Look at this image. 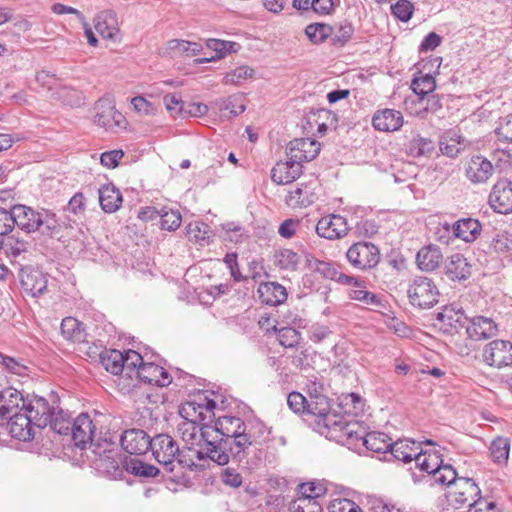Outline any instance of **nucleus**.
<instances>
[{
	"label": "nucleus",
	"instance_id": "10",
	"mask_svg": "<svg viewBox=\"0 0 512 512\" xmlns=\"http://www.w3.org/2000/svg\"><path fill=\"white\" fill-rule=\"evenodd\" d=\"M94 122L106 130L122 128L126 124L125 117L115 109L109 99H100L95 104Z\"/></svg>",
	"mask_w": 512,
	"mask_h": 512
},
{
	"label": "nucleus",
	"instance_id": "30",
	"mask_svg": "<svg viewBox=\"0 0 512 512\" xmlns=\"http://www.w3.org/2000/svg\"><path fill=\"white\" fill-rule=\"evenodd\" d=\"M184 450L188 452V456L192 457L194 460H206L210 459L211 461L217 463L218 465H226L229 462V454L225 453V451H219L217 446L213 448L212 446L207 447L206 445H185Z\"/></svg>",
	"mask_w": 512,
	"mask_h": 512
},
{
	"label": "nucleus",
	"instance_id": "55",
	"mask_svg": "<svg viewBox=\"0 0 512 512\" xmlns=\"http://www.w3.org/2000/svg\"><path fill=\"white\" fill-rule=\"evenodd\" d=\"M161 228L167 231H175L180 227L182 217L178 210H172L167 207H162L160 216Z\"/></svg>",
	"mask_w": 512,
	"mask_h": 512
},
{
	"label": "nucleus",
	"instance_id": "16",
	"mask_svg": "<svg viewBox=\"0 0 512 512\" xmlns=\"http://www.w3.org/2000/svg\"><path fill=\"white\" fill-rule=\"evenodd\" d=\"M319 152L320 143L310 138L294 139L287 146L288 158L299 164L313 160Z\"/></svg>",
	"mask_w": 512,
	"mask_h": 512
},
{
	"label": "nucleus",
	"instance_id": "27",
	"mask_svg": "<svg viewBox=\"0 0 512 512\" xmlns=\"http://www.w3.org/2000/svg\"><path fill=\"white\" fill-rule=\"evenodd\" d=\"M444 273L451 281L466 280L471 276V265L462 254L455 253L445 261Z\"/></svg>",
	"mask_w": 512,
	"mask_h": 512
},
{
	"label": "nucleus",
	"instance_id": "22",
	"mask_svg": "<svg viewBox=\"0 0 512 512\" xmlns=\"http://www.w3.org/2000/svg\"><path fill=\"white\" fill-rule=\"evenodd\" d=\"M443 229L447 233L452 229L455 237L470 243L479 237L482 225L477 219L463 218L456 221L451 228L448 223H445Z\"/></svg>",
	"mask_w": 512,
	"mask_h": 512
},
{
	"label": "nucleus",
	"instance_id": "61",
	"mask_svg": "<svg viewBox=\"0 0 512 512\" xmlns=\"http://www.w3.org/2000/svg\"><path fill=\"white\" fill-rule=\"evenodd\" d=\"M187 234L195 240V242L203 241L210 237L211 229L204 222H193L186 226Z\"/></svg>",
	"mask_w": 512,
	"mask_h": 512
},
{
	"label": "nucleus",
	"instance_id": "42",
	"mask_svg": "<svg viewBox=\"0 0 512 512\" xmlns=\"http://www.w3.org/2000/svg\"><path fill=\"white\" fill-rule=\"evenodd\" d=\"M201 49V45L196 42H190L180 39H172L167 42V50L172 55V57L196 56L201 51Z\"/></svg>",
	"mask_w": 512,
	"mask_h": 512
},
{
	"label": "nucleus",
	"instance_id": "25",
	"mask_svg": "<svg viewBox=\"0 0 512 512\" xmlns=\"http://www.w3.org/2000/svg\"><path fill=\"white\" fill-rule=\"evenodd\" d=\"M372 125L376 130L382 132L397 131L403 125V115L395 109L378 110L372 117Z\"/></svg>",
	"mask_w": 512,
	"mask_h": 512
},
{
	"label": "nucleus",
	"instance_id": "54",
	"mask_svg": "<svg viewBox=\"0 0 512 512\" xmlns=\"http://www.w3.org/2000/svg\"><path fill=\"white\" fill-rule=\"evenodd\" d=\"M278 341L285 348H297L302 340L301 333L293 327L278 330Z\"/></svg>",
	"mask_w": 512,
	"mask_h": 512
},
{
	"label": "nucleus",
	"instance_id": "50",
	"mask_svg": "<svg viewBox=\"0 0 512 512\" xmlns=\"http://www.w3.org/2000/svg\"><path fill=\"white\" fill-rule=\"evenodd\" d=\"M299 256L290 249H283L275 254V264L280 269L294 271L297 269Z\"/></svg>",
	"mask_w": 512,
	"mask_h": 512
},
{
	"label": "nucleus",
	"instance_id": "39",
	"mask_svg": "<svg viewBox=\"0 0 512 512\" xmlns=\"http://www.w3.org/2000/svg\"><path fill=\"white\" fill-rule=\"evenodd\" d=\"M99 356L101 364L108 372L114 375L124 372V355L121 351L104 349Z\"/></svg>",
	"mask_w": 512,
	"mask_h": 512
},
{
	"label": "nucleus",
	"instance_id": "26",
	"mask_svg": "<svg viewBox=\"0 0 512 512\" xmlns=\"http://www.w3.org/2000/svg\"><path fill=\"white\" fill-rule=\"evenodd\" d=\"M137 378L151 385L165 387L172 382L171 375L161 366L154 363H145L137 369Z\"/></svg>",
	"mask_w": 512,
	"mask_h": 512
},
{
	"label": "nucleus",
	"instance_id": "51",
	"mask_svg": "<svg viewBox=\"0 0 512 512\" xmlns=\"http://www.w3.org/2000/svg\"><path fill=\"white\" fill-rule=\"evenodd\" d=\"M458 479L457 473L452 465L444 463H442L439 469L431 476V480H433L434 483L441 485H455Z\"/></svg>",
	"mask_w": 512,
	"mask_h": 512
},
{
	"label": "nucleus",
	"instance_id": "21",
	"mask_svg": "<svg viewBox=\"0 0 512 512\" xmlns=\"http://www.w3.org/2000/svg\"><path fill=\"white\" fill-rule=\"evenodd\" d=\"M348 419L344 416H340L336 413H332L330 410L317 419L316 425L318 431L325 435L326 438L334 440L336 442H343V427L346 426Z\"/></svg>",
	"mask_w": 512,
	"mask_h": 512
},
{
	"label": "nucleus",
	"instance_id": "48",
	"mask_svg": "<svg viewBox=\"0 0 512 512\" xmlns=\"http://www.w3.org/2000/svg\"><path fill=\"white\" fill-rule=\"evenodd\" d=\"M343 442L347 444H356L361 441L364 445V440L368 432H365L364 428L357 421L348 420L346 426L343 427Z\"/></svg>",
	"mask_w": 512,
	"mask_h": 512
},
{
	"label": "nucleus",
	"instance_id": "53",
	"mask_svg": "<svg viewBox=\"0 0 512 512\" xmlns=\"http://www.w3.org/2000/svg\"><path fill=\"white\" fill-rule=\"evenodd\" d=\"M413 92L421 97L432 93L436 88V81L430 74L414 78L411 83Z\"/></svg>",
	"mask_w": 512,
	"mask_h": 512
},
{
	"label": "nucleus",
	"instance_id": "58",
	"mask_svg": "<svg viewBox=\"0 0 512 512\" xmlns=\"http://www.w3.org/2000/svg\"><path fill=\"white\" fill-rule=\"evenodd\" d=\"M13 206L10 210L0 208V245H4V237L11 233L15 227Z\"/></svg>",
	"mask_w": 512,
	"mask_h": 512
},
{
	"label": "nucleus",
	"instance_id": "20",
	"mask_svg": "<svg viewBox=\"0 0 512 512\" xmlns=\"http://www.w3.org/2000/svg\"><path fill=\"white\" fill-rule=\"evenodd\" d=\"M436 320L440 323V329L448 334L458 333L466 327L468 321L463 310L456 309L453 305L444 306L436 314Z\"/></svg>",
	"mask_w": 512,
	"mask_h": 512
},
{
	"label": "nucleus",
	"instance_id": "1",
	"mask_svg": "<svg viewBox=\"0 0 512 512\" xmlns=\"http://www.w3.org/2000/svg\"><path fill=\"white\" fill-rule=\"evenodd\" d=\"M215 434L213 444L219 451H225L233 459L242 461L246 457V450L257 442L256 437L247 431L244 421L235 416H221L212 426Z\"/></svg>",
	"mask_w": 512,
	"mask_h": 512
},
{
	"label": "nucleus",
	"instance_id": "47",
	"mask_svg": "<svg viewBox=\"0 0 512 512\" xmlns=\"http://www.w3.org/2000/svg\"><path fill=\"white\" fill-rule=\"evenodd\" d=\"M305 34L312 43L320 44L333 34V27L325 23H311L305 28Z\"/></svg>",
	"mask_w": 512,
	"mask_h": 512
},
{
	"label": "nucleus",
	"instance_id": "24",
	"mask_svg": "<svg viewBox=\"0 0 512 512\" xmlns=\"http://www.w3.org/2000/svg\"><path fill=\"white\" fill-rule=\"evenodd\" d=\"M468 337L472 340H483L494 337L498 333L496 323L484 316H477L469 320L465 327Z\"/></svg>",
	"mask_w": 512,
	"mask_h": 512
},
{
	"label": "nucleus",
	"instance_id": "59",
	"mask_svg": "<svg viewBox=\"0 0 512 512\" xmlns=\"http://www.w3.org/2000/svg\"><path fill=\"white\" fill-rule=\"evenodd\" d=\"M254 70L249 66H240L227 73L223 79L225 84L239 85L243 81L252 78Z\"/></svg>",
	"mask_w": 512,
	"mask_h": 512
},
{
	"label": "nucleus",
	"instance_id": "13",
	"mask_svg": "<svg viewBox=\"0 0 512 512\" xmlns=\"http://www.w3.org/2000/svg\"><path fill=\"white\" fill-rule=\"evenodd\" d=\"M481 493L478 485L470 478H459L453 490L448 494V500L455 508L469 507L474 498Z\"/></svg>",
	"mask_w": 512,
	"mask_h": 512
},
{
	"label": "nucleus",
	"instance_id": "15",
	"mask_svg": "<svg viewBox=\"0 0 512 512\" xmlns=\"http://www.w3.org/2000/svg\"><path fill=\"white\" fill-rule=\"evenodd\" d=\"M488 203L500 214L512 212V182L507 179L498 180L489 194Z\"/></svg>",
	"mask_w": 512,
	"mask_h": 512
},
{
	"label": "nucleus",
	"instance_id": "40",
	"mask_svg": "<svg viewBox=\"0 0 512 512\" xmlns=\"http://www.w3.org/2000/svg\"><path fill=\"white\" fill-rule=\"evenodd\" d=\"M419 451L420 454L416 457L415 464L421 471L427 472L431 477L443 463L442 455L437 451H423L422 447Z\"/></svg>",
	"mask_w": 512,
	"mask_h": 512
},
{
	"label": "nucleus",
	"instance_id": "17",
	"mask_svg": "<svg viewBox=\"0 0 512 512\" xmlns=\"http://www.w3.org/2000/svg\"><path fill=\"white\" fill-rule=\"evenodd\" d=\"M153 438L142 429H129L123 432L120 442L129 454L142 455L151 449Z\"/></svg>",
	"mask_w": 512,
	"mask_h": 512
},
{
	"label": "nucleus",
	"instance_id": "41",
	"mask_svg": "<svg viewBox=\"0 0 512 512\" xmlns=\"http://www.w3.org/2000/svg\"><path fill=\"white\" fill-rule=\"evenodd\" d=\"M393 441L385 433L379 431L368 432L364 440V446L376 453L390 452Z\"/></svg>",
	"mask_w": 512,
	"mask_h": 512
},
{
	"label": "nucleus",
	"instance_id": "6",
	"mask_svg": "<svg viewBox=\"0 0 512 512\" xmlns=\"http://www.w3.org/2000/svg\"><path fill=\"white\" fill-rule=\"evenodd\" d=\"M156 461L163 465L167 472H173L176 454L179 452L177 442L167 434H159L153 438L151 449Z\"/></svg>",
	"mask_w": 512,
	"mask_h": 512
},
{
	"label": "nucleus",
	"instance_id": "63",
	"mask_svg": "<svg viewBox=\"0 0 512 512\" xmlns=\"http://www.w3.org/2000/svg\"><path fill=\"white\" fill-rule=\"evenodd\" d=\"M495 133L499 141L512 143V114L500 119Z\"/></svg>",
	"mask_w": 512,
	"mask_h": 512
},
{
	"label": "nucleus",
	"instance_id": "4",
	"mask_svg": "<svg viewBox=\"0 0 512 512\" xmlns=\"http://www.w3.org/2000/svg\"><path fill=\"white\" fill-rule=\"evenodd\" d=\"M346 258L353 268L365 271L377 266L380 260V251L371 242L359 241L349 247Z\"/></svg>",
	"mask_w": 512,
	"mask_h": 512
},
{
	"label": "nucleus",
	"instance_id": "43",
	"mask_svg": "<svg viewBox=\"0 0 512 512\" xmlns=\"http://www.w3.org/2000/svg\"><path fill=\"white\" fill-rule=\"evenodd\" d=\"M72 423L67 411L60 407H54L51 413V421L48 423L54 432L60 435H70Z\"/></svg>",
	"mask_w": 512,
	"mask_h": 512
},
{
	"label": "nucleus",
	"instance_id": "29",
	"mask_svg": "<svg viewBox=\"0 0 512 512\" xmlns=\"http://www.w3.org/2000/svg\"><path fill=\"white\" fill-rule=\"evenodd\" d=\"M23 402L22 393L15 388L7 387L0 391V419L4 421L18 413Z\"/></svg>",
	"mask_w": 512,
	"mask_h": 512
},
{
	"label": "nucleus",
	"instance_id": "8",
	"mask_svg": "<svg viewBox=\"0 0 512 512\" xmlns=\"http://www.w3.org/2000/svg\"><path fill=\"white\" fill-rule=\"evenodd\" d=\"M307 265L314 272L318 273L325 279H329L342 285L361 286L359 279L349 276L340 270V267L332 262L318 260L314 257L307 258Z\"/></svg>",
	"mask_w": 512,
	"mask_h": 512
},
{
	"label": "nucleus",
	"instance_id": "18",
	"mask_svg": "<svg viewBox=\"0 0 512 512\" xmlns=\"http://www.w3.org/2000/svg\"><path fill=\"white\" fill-rule=\"evenodd\" d=\"M493 173L492 163L482 155H473L465 163V176L473 184L486 183Z\"/></svg>",
	"mask_w": 512,
	"mask_h": 512
},
{
	"label": "nucleus",
	"instance_id": "11",
	"mask_svg": "<svg viewBox=\"0 0 512 512\" xmlns=\"http://www.w3.org/2000/svg\"><path fill=\"white\" fill-rule=\"evenodd\" d=\"M114 443L104 441V445H94L92 453L95 455L93 462L97 468L107 474L116 476L120 472L119 453L113 447Z\"/></svg>",
	"mask_w": 512,
	"mask_h": 512
},
{
	"label": "nucleus",
	"instance_id": "33",
	"mask_svg": "<svg viewBox=\"0 0 512 512\" xmlns=\"http://www.w3.org/2000/svg\"><path fill=\"white\" fill-rule=\"evenodd\" d=\"M316 194L310 184L302 183L290 190L285 198V203L291 208L308 207L314 203Z\"/></svg>",
	"mask_w": 512,
	"mask_h": 512
},
{
	"label": "nucleus",
	"instance_id": "34",
	"mask_svg": "<svg viewBox=\"0 0 512 512\" xmlns=\"http://www.w3.org/2000/svg\"><path fill=\"white\" fill-rule=\"evenodd\" d=\"M420 448L421 443H416L411 439H400L393 442L390 453L395 459L404 463H410L419 456Z\"/></svg>",
	"mask_w": 512,
	"mask_h": 512
},
{
	"label": "nucleus",
	"instance_id": "46",
	"mask_svg": "<svg viewBox=\"0 0 512 512\" xmlns=\"http://www.w3.org/2000/svg\"><path fill=\"white\" fill-rule=\"evenodd\" d=\"M330 410V401L328 397L322 394H310V397L307 401L306 413L313 415L320 419L322 416H325L327 412Z\"/></svg>",
	"mask_w": 512,
	"mask_h": 512
},
{
	"label": "nucleus",
	"instance_id": "44",
	"mask_svg": "<svg viewBox=\"0 0 512 512\" xmlns=\"http://www.w3.org/2000/svg\"><path fill=\"white\" fill-rule=\"evenodd\" d=\"M61 332L66 339L73 342L80 343L85 341L86 334L83 324L74 317H66L62 320Z\"/></svg>",
	"mask_w": 512,
	"mask_h": 512
},
{
	"label": "nucleus",
	"instance_id": "19",
	"mask_svg": "<svg viewBox=\"0 0 512 512\" xmlns=\"http://www.w3.org/2000/svg\"><path fill=\"white\" fill-rule=\"evenodd\" d=\"M349 231L346 219L338 214H331L319 219L316 225V233L329 240L344 237Z\"/></svg>",
	"mask_w": 512,
	"mask_h": 512
},
{
	"label": "nucleus",
	"instance_id": "31",
	"mask_svg": "<svg viewBox=\"0 0 512 512\" xmlns=\"http://www.w3.org/2000/svg\"><path fill=\"white\" fill-rule=\"evenodd\" d=\"M302 173V165L288 160L279 162L271 171V179L277 184H288L300 177Z\"/></svg>",
	"mask_w": 512,
	"mask_h": 512
},
{
	"label": "nucleus",
	"instance_id": "35",
	"mask_svg": "<svg viewBox=\"0 0 512 512\" xmlns=\"http://www.w3.org/2000/svg\"><path fill=\"white\" fill-rule=\"evenodd\" d=\"M98 193L100 206L106 213H114L121 207L122 195L114 185H103Z\"/></svg>",
	"mask_w": 512,
	"mask_h": 512
},
{
	"label": "nucleus",
	"instance_id": "3",
	"mask_svg": "<svg viewBox=\"0 0 512 512\" xmlns=\"http://www.w3.org/2000/svg\"><path fill=\"white\" fill-rule=\"evenodd\" d=\"M407 294L413 306L426 309L438 302L439 290L432 279L417 276L410 283Z\"/></svg>",
	"mask_w": 512,
	"mask_h": 512
},
{
	"label": "nucleus",
	"instance_id": "57",
	"mask_svg": "<svg viewBox=\"0 0 512 512\" xmlns=\"http://www.w3.org/2000/svg\"><path fill=\"white\" fill-rule=\"evenodd\" d=\"M195 402L196 408L199 410L198 415H201V418H203V423H206V421H211L215 416L214 409L217 406L216 402L203 394L198 395L195 398Z\"/></svg>",
	"mask_w": 512,
	"mask_h": 512
},
{
	"label": "nucleus",
	"instance_id": "60",
	"mask_svg": "<svg viewBox=\"0 0 512 512\" xmlns=\"http://www.w3.org/2000/svg\"><path fill=\"white\" fill-rule=\"evenodd\" d=\"M123 355L124 371L126 372L127 376L132 377V373L137 376V369H140V367L145 364L143 362L142 356L134 350H128Z\"/></svg>",
	"mask_w": 512,
	"mask_h": 512
},
{
	"label": "nucleus",
	"instance_id": "7",
	"mask_svg": "<svg viewBox=\"0 0 512 512\" xmlns=\"http://www.w3.org/2000/svg\"><path fill=\"white\" fill-rule=\"evenodd\" d=\"M96 425L87 413H81L73 420L70 435L74 445L84 449L87 444L94 448L99 442H95Z\"/></svg>",
	"mask_w": 512,
	"mask_h": 512
},
{
	"label": "nucleus",
	"instance_id": "23",
	"mask_svg": "<svg viewBox=\"0 0 512 512\" xmlns=\"http://www.w3.org/2000/svg\"><path fill=\"white\" fill-rule=\"evenodd\" d=\"M6 420L7 427L13 438L21 441H29L34 438V428H36V426L32 424L31 419L25 411L24 413L20 411Z\"/></svg>",
	"mask_w": 512,
	"mask_h": 512
},
{
	"label": "nucleus",
	"instance_id": "9",
	"mask_svg": "<svg viewBox=\"0 0 512 512\" xmlns=\"http://www.w3.org/2000/svg\"><path fill=\"white\" fill-rule=\"evenodd\" d=\"M198 423L183 421L178 426V431L181 434L182 440L185 445H206L207 447L212 446L215 448L213 444V435L215 431L212 426L208 424H202L198 427Z\"/></svg>",
	"mask_w": 512,
	"mask_h": 512
},
{
	"label": "nucleus",
	"instance_id": "52",
	"mask_svg": "<svg viewBox=\"0 0 512 512\" xmlns=\"http://www.w3.org/2000/svg\"><path fill=\"white\" fill-rule=\"evenodd\" d=\"M206 46L215 52V56L211 57V59L222 58L228 53L236 52L239 48V44L235 42L219 39H208L206 41Z\"/></svg>",
	"mask_w": 512,
	"mask_h": 512
},
{
	"label": "nucleus",
	"instance_id": "37",
	"mask_svg": "<svg viewBox=\"0 0 512 512\" xmlns=\"http://www.w3.org/2000/svg\"><path fill=\"white\" fill-rule=\"evenodd\" d=\"M464 138L455 131L446 132L439 141V148L443 155L450 158L457 157L463 150Z\"/></svg>",
	"mask_w": 512,
	"mask_h": 512
},
{
	"label": "nucleus",
	"instance_id": "12",
	"mask_svg": "<svg viewBox=\"0 0 512 512\" xmlns=\"http://www.w3.org/2000/svg\"><path fill=\"white\" fill-rule=\"evenodd\" d=\"M482 357L489 366H509L512 364V343L506 340H493L485 345Z\"/></svg>",
	"mask_w": 512,
	"mask_h": 512
},
{
	"label": "nucleus",
	"instance_id": "2",
	"mask_svg": "<svg viewBox=\"0 0 512 512\" xmlns=\"http://www.w3.org/2000/svg\"><path fill=\"white\" fill-rule=\"evenodd\" d=\"M13 215L15 226L26 233L38 232L44 238H60L61 225L49 210L18 204L13 206Z\"/></svg>",
	"mask_w": 512,
	"mask_h": 512
},
{
	"label": "nucleus",
	"instance_id": "49",
	"mask_svg": "<svg viewBox=\"0 0 512 512\" xmlns=\"http://www.w3.org/2000/svg\"><path fill=\"white\" fill-rule=\"evenodd\" d=\"M509 452L510 441L506 437H497L490 445L491 457L495 463H504L508 459Z\"/></svg>",
	"mask_w": 512,
	"mask_h": 512
},
{
	"label": "nucleus",
	"instance_id": "5",
	"mask_svg": "<svg viewBox=\"0 0 512 512\" xmlns=\"http://www.w3.org/2000/svg\"><path fill=\"white\" fill-rule=\"evenodd\" d=\"M18 277L21 288L31 297H40L47 291L48 274L44 273L37 267L32 265L22 266L19 270Z\"/></svg>",
	"mask_w": 512,
	"mask_h": 512
},
{
	"label": "nucleus",
	"instance_id": "62",
	"mask_svg": "<svg viewBox=\"0 0 512 512\" xmlns=\"http://www.w3.org/2000/svg\"><path fill=\"white\" fill-rule=\"evenodd\" d=\"M330 512H363L358 504L347 498H337L330 502Z\"/></svg>",
	"mask_w": 512,
	"mask_h": 512
},
{
	"label": "nucleus",
	"instance_id": "45",
	"mask_svg": "<svg viewBox=\"0 0 512 512\" xmlns=\"http://www.w3.org/2000/svg\"><path fill=\"white\" fill-rule=\"evenodd\" d=\"M124 465L126 471L135 476L152 478L159 474V469L157 467L152 464L144 463L139 459H125Z\"/></svg>",
	"mask_w": 512,
	"mask_h": 512
},
{
	"label": "nucleus",
	"instance_id": "32",
	"mask_svg": "<svg viewBox=\"0 0 512 512\" xmlns=\"http://www.w3.org/2000/svg\"><path fill=\"white\" fill-rule=\"evenodd\" d=\"M443 260L441 249L437 245L430 244L422 247L416 255V263L422 271H433L439 267Z\"/></svg>",
	"mask_w": 512,
	"mask_h": 512
},
{
	"label": "nucleus",
	"instance_id": "56",
	"mask_svg": "<svg viewBox=\"0 0 512 512\" xmlns=\"http://www.w3.org/2000/svg\"><path fill=\"white\" fill-rule=\"evenodd\" d=\"M195 402L196 408L199 410L198 415H201V418H203V423H206V421H211L215 416L214 409L217 406L216 402L203 394L198 395L195 398Z\"/></svg>",
	"mask_w": 512,
	"mask_h": 512
},
{
	"label": "nucleus",
	"instance_id": "28",
	"mask_svg": "<svg viewBox=\"0 0 512 512\" xmlns=\"http://www.w3.org/2000/svg\"><path fill=\"white\" fill-rule=\"evenodd\" d=\"M257 293L260 301L269 306H278L287 300L286 288L277 282H262Z\"/></svg>",
	"mask_w": 512,
	"mask_h": 512
},
{
	"label": "nucleus",
	"instance_id": "64",
	"mask_svg": "<svg viewBox=\"0 0 512 512\" xmlns=\"http://www.w3.org/2000/svg\"><path fill=\"white\" fill-rule=\"evenodd\" d=\"M367 512H402L395 505L384 501L382 498L369 497L367 501Z\"/></svg>",
	"mask_w": 512,
	"mask_h": 512
},
{
	"label": "nucleus",
	"instance_id": "38",
	"mask_svg": "<svg viewBox=\"0 0 512 512\" xmlns=\"http://www.w3.org/2000/svg\"><path fill=\"white\" fill-rule=\"evenodd\" d=\"M434 150V143L429 138L414 136L405 144V153L413 158L429 156Z\"/></svg>",
	"mask_w": 512,
	"mask_h": 512
},
{
	"label": "nucleus",
	"instance_id": "36",
	"mask_svg": "<svg viewBox=\"0 0 512 512\" xmlns=\"http://www.w3.org/2000/svg\"><path fill=\"white\" fill-rule=\"evenodd\" d=\"M94 27L103 38H114L118 32L116 14L112 10L101 11L94 18Z\"/></svg>",
	"mask_w": 512,
	"mask_h": 512
},
{
	"label": "nucleus",
	"instance_id": "14",
	"mask_svg": "<svg viewBox=\"0 0 512 512\" xmlns=\"http://www.w3.org/2000/svg\"><path fill=\"white\" fill-rule=\"evenodd\" d=\"M54 406L39 396H33L28 401L24 399L21 410H24L36 428H45L51 421V413Z\"/></svg>",
	"mask_w": 512,
	"mask_h": 512
}]
</instances>
